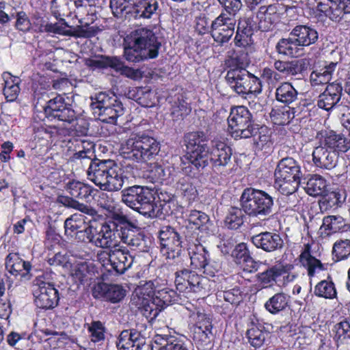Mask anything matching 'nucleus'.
<instances>
[{"mask_svg":"<svg viewBox=\"0 0 350 350\" xmlns=\"http://www.w3.org/2000/svg\"><path fill=\"white\" fill-rule=\"evenodd\" d=\"M347 193L343 188H337L335 190L327 193L321 201V206L325 208H332L335 206H340L345 202Z\"/></svg>","mask_w":350,"mask_h":350,"instance_id":"50","label":"nucleus"},{"mask_svg":"<svg viewBox=\"0 0 350 350\" xmlns=\"http://www.w3.org/2000/svg\"><path fill=\"white\" fill-rule=\"evenodd\" d=\"M76 237L79 241L92 243L94 245L96 234V221L89 220Z\"/></svg>","mask_w":350,"mask_h":350,"instance_id":"53","label":"nucleus"},{"mask_svg":"<svg viewBox=\"0 0 350 350\" xmlns=\"http://www.w3.org/2000/svg\"><path fill=\"white\" fill-rule=\"evenodd\" d=\"M155 284L157 286L156 289H153L152 295L155 298V301L159 304L162 309H164L167 306L172 304L176 301V293L174 291L168 288H161L159 285L157 280H154Z\"/></svg>","mask_w":350,"mask_h":350,"instance_id":"42","label":"nucleus"},{"mask_svg":"<svg viewBox=\"0 0 350 350\" xmlns=\"http://www.w3.org/2000/svg\"><path fill=\"white\" fill-rule=\"evenodd\" d=\"M146 344V338L140 332L125 329L121 332L117 347L119 350H140Z\"/></svg>","mask_w":350,"mask_h":350,"instance_id":"22","label":"nucleus"},{"mask_svg":"<svg viewBox=\"0 0 350 350\" xmlns=\"http://www.w3.org/2000/svg\"><path fill=\"white\" fill-rule=\"evenodd\" d=\"M184 139L187 152L181 158L182 163L191 164L198 170L204 169L210 162L208 136L203 131H194L185 134Z\"/></svg>","mask_w":350,"mask_h":350,"instance_id":"6","label":"nucleus"},{"mask_svg":"<svg viewBox=\"0 0 350 350\" xmlns=\"http://www.w3.org/2000/svg\"><path fill=\"white\" fill-rule=\"evenodd\" d=\"M338 156L336 151L329 150L321 143L313 150L312 161L318 167L332 170L337 165Z\"/></svg>","mask_w":350,"mask_h":350,"instance_id":"21","label":"nucleus"},{"mask_svg":"<svg viewBox=\"0 0 350 350\" xmlns=\"http://www.w3.org/2000/svg\"><path fill=\"white\" fill-rule=\"evenodd\" d=\"M254 245L265 252H273L281 250L284 247V241L278 232L265 231L251 237Z\"/></svg>","mask_w":350,"mask_h":350,"instance_id":"18","label":"nucleus"},{"mask_svg":"<svg viewBox=\"0 0 350 350\" xmlns=\"http://www.w3.org/2000/svg\"><path fill=\"white\" fill-rule=\"evenodd\" d=\"M285 273L284 267L273 266L266 271L259 273L256 277L258 281L263 286L267 287L275 282L276 279Z\"/></svg>","mask_w":350,"mask_h":350,"instance_id":"49","label":"nucleus"},{"mask_svg":"<svg viewBox=\"0 0 350 350\" xmlns=\"http://www.w3.org/2000/svg\"><path fill=\"white\" fill-rule=\"evenodd\" d=\"M299 259L302 266L307 269L308 275L310 278L325 269L324 265L311 255L309 245H305L304 250L299 256Z\"/></svg>","mask_w":350,"mask_h":350,"instance_id":"36","label":"nucleus"},{"mask_svg":"<svg viewBox=\"0 0 350 350\" xmlns=\"http://www.w3.org/2000/svg\"><path fill=\"white\" fill-rule=\"evenodd\" d=\"M191 111L189 105L183 98L178 97L172 107L171 115L176 120L183 119Z\"/></svg>","mask_w":350,"mask_h":350,"instance_id":"57","label":"nucleus"},{"mask_svg":"<svg viewBox=\"0 0 350 350\" xmlns=\"http://www.w3.org/2000/svg\"><path fill=\"white\" fill-rule=\"evenodd\" d=\"M254 33V24L249 18H243L239 21L237 33L234 38L235 44L238 46H245L251 41Z\"/></svg>","mask_w":350,"mask_h":350,"instance_id":"35","label":"nucleus"},{"mask_svg":"<svg viewBox=\"0 0 350 350\" xmlns=\"http://www.w3.org/2000/svg\"><path fill=\"white\" fill-rule=\"evenodd\" d=\"M85 65L93 69L119 68L120 66L118 57L105 55L87 59H85Z\"/></svg>","mask_w":350,"mask_h":350,"instance_id":"48","label":"nucleus"},{"mask_svg":"<svg viewBox=\"0 0 350 350\" xmlns=\"http://www.w3.org/2000/svg\"><path fill=\"white\" fill-rule=\"evenodd\" d=\"M123 45L125 59L137 63L156 58L161 44L152 30L139 28L124 38Z\"/></svg>","mask_w":350,"mask_h":350,"instance_id":"2","label":"nucleus"},{"mask_svg":"<svg viewBox=\"0 0 350 350\" xmlns=\"http://www.w3.org/2000/svg\"><path fill=\"white\" fill-rule=\"evenodd\" d=\"M133 5L131 14L135 19H150L159 14L158 0H129Z\"/></svg>","mask_w":350,"mask_h":350,"instance_id":"20","label":"nucleus"},{"mask_svg":"<svg viewBox=\"0 0 350 350\" xmlns=\"http://www.w3.org/2000/svg\"><path fill=\"white\" fill-rule=\"evenodd\" d=\"M187 220L189 224L192 225L196 229L202 230L208 229V225L210 221L208 215L197 210L190 211Z\"/></svg>","mask_w":350,"mask_h":350,"instance_id":"54","label":"nucleus"},{"mask_svg":"<svg viewBox=\"0 0 350 350\" xmlns=\"http://www.w3.org/2000/svg\"><path fill=\"white\" fill-rule=\"evenodd\" d=\"M278 9L276 4L268 6L260 5L256 13L258 27L262 31L269 30L271 25L278 19Z\"/></svg>","mask_w":350,"mask_h":350,"instance_id":"31","label":"nucleus"},{"mask_svg":"<svg viewBox=\"0 0 350 350\" xmlns=\"http://www.w3.org/2000/svg\"><path fill=\"white\" fill-rule=\"evenodd\" d=\"M47 93H42L40 96L38 94L35 95L37 99L36 104H41L44 101L46 105H43L44 111L47 118L55 119L59 121L72 123L76 120V113L72 108L70 100L64 94H58L53 98L49 99Z\"/></svg>","mask_w":350,"mask_h":350,"instance_id":"8","label":"nucleus"},{"mask_svg":"<svg viewBox=\"0 0 350 350\" xmlns=\"http://www.w3.org/2000/svg\"><path fill=\"white\" fill-rule=\"evenodd\" d=\"M198 320L193 327V338L201 345H206L211 341L212 336V323L211 319L203 313L197 314Z\"/></svg>","mask_w":350,"mask_h":350,"instance_id":"24","label":"nucleus"},{"mask_svg":"<svg viewBox=\"0 0 350 350\" xmlns=\"http://www.w3.org/2000/svg\"><path fill=\"white\" fill-rule=\"evenodd\" d=\"M314 294L326 299H332L336 295V291L332 282L323 280L316 285Z\"/></svg>","mask_w":350,"mask_h":350,"instance_id":"59","label":"nucleus"},{"mask_svg":"<svg viewBox=\"0 0 350 350\" xmlns=\"http://www.w3.org/2000/svg\"><path fill=\"white\" fill-rule=\"evenodd\" d=\"M2 77L4 81L3 94L8 101L12 102L17 98L20 92V79L8 72H4Z\"/></svg>","mask_w":350,"mask_h":350,"instance_id":"40","label":"nucleus"},{"mask_svg":"<svg viewBox=\"0 0 350 350\" xmlns=\"http://www.w3.org/2000/svg\"><path fill=\"white\" fill-rule=\"evenodd\" d=\"M129 96L143 107L154 105V94L148 87H137L129 92Z\"/></svg>","mask_w":350,"mask_h":350,"instance_id":"43","label":"nucleus"},{"mask_svg":"<svg viewBox=\"0 0 350 350\" xmlns=\"http://www.w3.org/2000/svg\"><path fill=\"white\" fill-rule=\"evenodd\" d=\"M194 271L187 269L176 271L175 273V284L180 291H187L190 284L191 273Z\"/></svg>","mask_w":350,"mask_h":350,"instance_id":"61","label":"nucleus"},{"mask_svg":"<svg viewBox=\"0 0 350 350\" xmlns=\"http://www.w3.org/2000/svg\"><path fill=\"white\" fill-rule=\"evenodd\" d=\"M113 106H109L100 114L96 116L100 120L106 123L114 124L117 118L124 113V108L121 101L118 100Z\"/></svg>","mask_w":350,"mask_h":350,"instance_id":"44","label":"nucleus"},{"mask_svg":"<svg viewBox=\"0 0 350 350\" xmlns=\"http://www.w3.org/2000/svg\"><path fill=\"white\" fill-rule=\"evenodd\" d=\"M332 252L339 260L347 258L350 255V240L345 239L336 241L334 244Z\"/></svg>","mask_w":350,"mask_h":350,"instance_id":"64","label":"nucleus"},{"mask_svg":"<svg viewBox=\"0 0 350 350\" xmlns=\"http://www.w3.org/2000/svg\"><path fill=\"white\" fill-rule=\"evenodd\" d=\"M65 190L70 195L60 196L58 202L64 206L72 208L90 216L96 215V211L92 207L81 203L74 198L87 200L92 196L96 191L92 186L76 180H69L65 185Z\"/></svg>","mask_w":350,"mask_h":350,"instance_id":"9","label":"nucleus"},{"mask_svg":"<svg viewBox=\"0 0 350 350\" xmlns=\"http://www.w3.org/2000/svg\"><path fill=\"white\" fill-rule=\"evenodd\" d=\"M337 65V62H332L319 70L312 71L310 76L311 85L316 87L320 85L329 84Z\"/></svg>","mask_w":350,"mask_h":350,"instance_id":"37","label":"nucleus"},{"mask_svg":"<svg viewBox=\"0 0 350 350\" xmlns=\"http://www.w3.org/2000/svg\"><path fill=\"white\" fill-rule=\"evenodd\" d=\"M109 261L113 269L119 274L124 273L131 267L134 258L128 251L114 247L108 254Z\"/></svg>","mask_w":350,"mask_h":350,"instance_id":"25","label":"nucleus"},{"mask_svg":"<svg viewBox=\"0 0 350 350\" xmlns=\"http://www.w3.org/2000/svg\"><path fill=\"white\" fill-rule=\"evenodd\" d=\"M288 301V295L284 293H278L265 302V308L271 314H276L286 308Z\"/></svg>","mask_w":350,"mask_h":350,"instance_id":"41","label":"nucleus"},{"mask_svg":"<svg viewBox=\"0 0 350 350\" xmlns=\"http://www.w3.org/2000/svg\"><path fill=\"white\" fill-rule=\"evenodd\" d=\"M92 103L90 107L93 111L94 115L96 116L100 114L101 111L109 106H113L118 100L115 95H110L106 92H98L91 96Z\"/></svg>","mask_w":350,"mask_h":350,"instance_id":"38","label":"nucleus"},{"mask_svg":"<svg viewBox=\"0 0 350 350\" xmlns=\"http://www.w3.org/2000/svg\"><path fill=\"white\" fill-rule=\"evenodd\" d=\"M157 286L154 282L149 280L144 284L139 286L132 295L131 304L137 308L149 321L154 320L163 310L159 304L155 301L152 295L153 289Z\"/></svg>","mask_w":350,"mask_h":350,"instance_id":"11","label":"nucleus"},{"mask_svg":"<svg viewBox=\"0 0 350 350\" xmlns=\"http://www.w3.org/2000/svg\"><path fill=\"white\" fill-rule=\"evenodd\" d=\"M33 295L35 304L40 308L51 309L58 304V291L50 283L37 280L34 284Z\"/></svg>","mask_w":350,"mask_h":350,"instance_id":"16","label":"nucleus"},{"mask_svg":"<svg viewBox=\"0 0 350 350\" xmlns=\"http://www.w3.org/2000/svg\"><path fill=\"white\" fill-rule=\"evenodd\" d=\"M276 51L279 54L291 57H299L305 53L304 47L294 36L280 39L276 44Z\"/></svg>","mask_w":350,"mask_h":350,"instance_id":"29","label":"nucleus"},{"mask_svg":"<svg viewBox=\"0 0 350 350\" xmlns=\"http://www.w3.org/2000/svg\"><path fill=\"white\" fill-rule=\"evenodd\" d=\"M155 192L148 187L134 185L121 191L122 202L141 215L155 218L168 213L169 202H155Z\"/></svg>","mask_w":350,"mask_h":350,"instance_id":"1","label":"nucleus"},{"mask_svg":"<svg viewBox=\"0 0 350 350\" xmlns=\"http://www.w3.org/2000/svg\"><path fill=\"white\" fill-rule=\"evenodd\" d=\"M341 83L333 82L327 85L325 90L319 94L317 99V106L325 111H331L336 107L342 95Z\"/></svg>","mask_w":350,"mask_h":350,"instance_id":"19","label":"nucleus"},{"mask_svg":"<svg viewBox=\"0 0 350 350\" xmlns=\"http://www.w3.org/2000/svg\"><path fill=\"white\" fill-rule=\"evenodd\" d=\"M93 294L96 298H103L111 303H118L124 297L126 291L119 284L100 283L94 287Z\"/></svg>","mask_w":350,"mask_h":350,"instance_id":"23","label":"nucleus"},{"mask_svg":"<svg viewBox=\"0 0 350 350\" xmlns=\"http://www.w3.org/2000/svg\"><path fill=\"white\" fill-rule=\"evenodd\" d=\"M348 228L349 226L342 217L329 215L323 218L319 233L323 239H327L332 234L347 231Z\"/></svg>","mask_w":350,"mask_h":350,"instance_id":"27","label":"nucleus"},{"mask_svg":"<svg viewBox=\"0 0 350 350\" xmlns=\"http://www.w3.org/2000/svg\"><path fill=\"white\" fill-rule=\"evenodd\" d=\"M313 0H308L312 4ZM314 6L332 21H339L345 14L350 13V0H314Z\"/></svg>","mask_w":350,"mask_h":350,"instance_id":"17","label":"nucleus"},{"mask_svg":"<svg viewBox=\"0 0 350 350\" xmlns=\"http://www.w3.org/2000/svg\"><path fill=\"white\" fill-rule=\"evenodd\" d=\"M159 150V144L154 138L144 134H133L122 143L120 154L129 160L145 162L153 159Z\"/></svg>","mask_w":350,"mask_h":350,"instance_id":"4","label":"nucleus"},{"mask_svg":"<svg viewBox=\"0 0 350 350\" xmlns=\"http://www.w3.org/2000/svg\"><path fill=\"white\" fill-rule=\"evenodd\" d=\"M189 285L188 292L193 293H206V286L208 284V280L206 278L197 274L196 272L191 273Z\"/></svg>","mask_w":350,"mask_h":350,"instance_id":"60","label":"nucleus"},{"mask_svg":"<svg viewBox=\"0 0 350 350\" xmlns=\"http://www.w3.org/2000/svg\"><path fill=\"white\" fill-rule=\"evenodd\" d=\"M243 208L231 207L229 208L226 216L224 223L229 229L237 230L240 228L244 222L245 215Z\"/></svg>","mask_w":350,"mask_h":350,"instance_id":"51","label":"nucleus"},{"mask_svg":"<svg viewBox=\"0 0 350 350\" xmlns=\"http://www.w3.org/2000/svg\"><path fill=\"white\" fill-rule=\"evenodd\" d=\"M326 187L325 180L322 176L316 174L308 180L305 189L310 196H317L324 193Z\"/></svg>","mask_w":350,"mask_h":350,"instance_id":"52","label":"nucleus"},{"mask_svg":"<svg viewBox=\"0 0 350 350\" xmlns=\"http://www.w3.org/2000/svg\"><path fill=\"white\" fill-rule=\"evenodd\" d=\"M83 150L75 152L71 157V160L77 164H81L83 166H88L87 176L89 179V173L92 165L94 163L102 162V160L93 159L95 157L94 152V144L92 142H86L83 141Z\"/></svg>","mask_w":350,"mask_h":350,"instance_id":"34","label":"nucleus"},{"mask_svg":"<svg viewBox=\"0 0 350 350\" xmlns=\"http://www.w3.org/2000/svg\"><path fill=\"white\" fill-rule=\"evenodd\" d=\"M298 93L289 82L281 83L275 91L277 100L284 104H291L297 99Z\"/></svg>","mask_w":350,"mask_h":350,"instance_id":"46","label":"nucleus"},{"mask_svg":"<svg viewBox=\"0 0 350 350\" xmlns=\"http://www.w3.org/2000/svg\"><path fill=\"white\" fill-rule=\"evenodd\" d=\"M161 252L168 259L178 258L182 247L179 233L170 226H163L159 232Z\"/></svg>","mask_w":350,"mask_h":350,"instance_id":"14","label":"nucleus"},{"mask_svg":"<svg viewBox=\"0 0 350 350\" xmlns=\"http://www.w3.org/2000/svg\"><path fill=\"white\" fill-rule=\"evenodd\" d=\"M88 325V330L92 342H99L105 340V328L100 321H94Z\"/></svg>","mask_w":350,"mask_h":350,"instance_id":"63","label":"nucleus"},{"mask_svg":"<svg viewBox=\"0 0 350 350\" xmlns=\"http://www.w3.org/2000/svg\"><path fill=\"white\" fill-rule=\"evenodd\" d=\"M321 143L336 153L345 152L350 148V140L342 134L336 133L334 131L326 132Z\"/></svg>","mask_w":350,"mask_h":350,"instance_id":"30","label":"nucleus"},{"mask_svg":"<svg viewBox=\"0 0 350 350\" xmlns=\"http://www.w3.org/2000/svg\"><path fill=\"white\" fill-rule=\"evenodd\" d=\"M234 33L233 30L221 28L219 25H211V36L213 40L220 45L228 42Z\"/></svg>","mask_w":350,"mask_h":350,"instance_id":"62","label":"nucleus"},{"mask_svg":"<svg viewBox=\"0 0 350 350\" xmlns=\"http://www.w3.org/2000/svg\"><path fill=\"white\" fill-rule=\"evenodd\" d=\"M121 224L115 222H96V234L94 245L101 248L116 247L120 239Z\"/></svg>","mask_w":350,"mask_h":350,"instance_id":"15","label":"nucleus"},{"mask_svg":"<svg viewBox=\"0 0 350 350\" xmlns=\"http://www.w3.org/2000/svg\"><path fill=\"white\" fill-rule=\"evenodd\" d=\"M257 129L255 128V133L252 137H254V144L258 149L262 150L264 148H270L272 144L271 142V135L267 127H261L256 131Z\"/></svg>","mask_w":350,"mask_h":350,"instance_id":"55","label":"nucleus"},{"mask_svg":"<svg viewBox=\"0 0 350 350\" xmlns=\"http://www.w3.org/2000/svg\"><path fill=\"white\" fill-rule=\"evenodd\" d=\"M246 335L251 345L258 348L265 342L267 333L253 325L247 329Z\"/></svg>","mask_w":350,"mask_h":350,"instance_id":"58","label":"nucleus"},{"mask_svg":"<svg viewBox=\"0 0 350 350\" xmlns=\"http://www.w3.org/2000/svg\"><path fill=\"white\" fill-rule=\"evenodd\" d=\"M85 217L82 215L75 214L67 218L64 221L65 234L67 237H77L78 232L85 227Z\"/></svg>","mask_w":350,"mask_h":350,"instance_id":"47","label":"nucleus"},{"mask_svg":"<svg viewBox=\"0 0 350 350\" xmlns=\"http://www.w3.org/2000/svg\"><path fill=\"white\" fill-rule=\"evenodd\" d=\"M294 110V108L287 106L273 108L270 112L271 121L277 125L287 124L295 117Z\"/></svg>","mask_w":350,"mask_h":350,"instance_id":"45","label":"nucleus"},{"mask_svg":"<svg viewBox=\"0 0 350 350\" xmlns=\"http://www.w3.org/2000/svg\"><path fill=\"white\" fill-rule=\"evenodd\" d=\"M191 265L196 269H202L208 260V252L200 243L192 244L188 248Z\"/></svg>","mask_w":350,"mask_h":350,"instance_id":"39","label":"nucleus"},{"mask_svg":"<svg viewBox=\"0 0 350 350\" xmlns=\"http://www.w3.org/2000/svg\"><path fill=\"white\" fill-rule=\"evenodd\" d=\"M275 187L284 196L281 200L289 197L295 198V191L297 190L302 176L301 165L298 161L292 157L282 159L278 163L274 173Z\"/></svg>","mask_w":350,"mask_h":350,"instance_id":"3","label":"nucleus"},{"mask_svg":"<svg viewBox=\"0 0 350 350\" xmlns=\"http://www.w3.org/2000/svg\"><path fill=\"white\" fill-rule=\"evenodd\" d=\"M332 332L334 334V338L338 343L350 340V324L347 321L336 323L334 326Z\"/></svg>","mask_w":350,"mask_h":350,"instance_id":"56","label":"nucleus"},{"mask_svg":"<svg viewBox=\"0 0 350 350\" xmlns=\"http://www.w3.org/2000/svg\"><path fill=\"white\" fill-rule=\"evenodd\" d=\"M5 268L12 275L25 277L29 273L31 265L23 260L18 254L10 253L5 259Z\"/></svg>","mask_w":350,"mask_h":350,"instance_id":"32","label":"nucleus"},{"mask_svg":"<svg viewBox=\"0 0 350 350\" xmlns=\"http://www.w3.org/2000/svg\"><path fill=\"white\" fill-rule=\"evenodd\" d=\"M290 36H294L304 47L314 44L319 38L315 29L304 25L295 26L290 32Z\"/></svg>","mask_w":350,"mask_h":350,"instance_id":"33","label":"nucleus"},{"mask_svg":"<svg viewBox=\"0 0 350 350\" xmlns=\"http://www.w3.org/2000/svg\"><path fill=\"white\" fill-rule=\"evenodd\" d=\"M228 123L231 136L235 139L251 137L255 133L252 115L244 106H237L231 109Z\"/></svg>","mask_w":350,"mask_h":350,"instance_id":"12","label":"nucleus"},{"mask_svg":"<svg viewBox=\"0 0 350 350\" xmlns=\"http://www.w3.org/2000/svg\"><path fill=\"white\" fill-rule=\"evenodd\" d=\"M115 218L121 224L120 242L125 243L131 250L148 252L151 245L150 237L133 224L125 215H118Z\"/></svg>","mask_w":350,"mask_h":350,"instance_id":"13","label":"nucleus"},{"mask_svg":"<svg viewBox=\"0 0 350 350\" xmlns=\"http://www.w3.org/2000/svg\"><path fill=\"white\" fill-rule=\"evenodd\" d=\"M225 79L230 88L238 94H256L262 91L260 79L241 66L231 68Z\"/></svg>","mask_w":350,"mask_h":350,"instance_id":"10","label":"nucleus"},{"mask_svg":"<svg viewBox=\"0 0 350 350\" xmlns=\"http://www.w3.org/2000/svg\"><path fill=\"white\" fill-rule=\"evenodd\" d=\"M89 180L103 191H116L124 185L122 169L112 160H102L90 167Z\"/></svg>","mask_w":350,"mask_h":350,"instance_id":"5","label":"nucleus"},{"mask_svg":"<svg viewBox=\"0 0 350 350\" xmlns=\"http://www.w3.org/2000/svg\"><path fill=\"white\" fill-rule=\"evenodd\" d=\"M240 201L243 211L250 216L264 218L273 212V199L264 191L247 188Z\"/></svg>","mask_w":350,"mask_h":350,"instance_id":"7","label":"nucleus"},{"mask_svg":"<svg viewBox=\"0 0 350 350\" xmlns=\"http://www.w3.org/2000/svg\"><path fill=\"white\" fill-rule=\"evenodd\" d=\"M232 256L237 264L243 266V270L250 273L258 270V264L251 257L246 243H241L237 245Z\"/></svg>","mask_w":350,"mask_h":350,"instance_id":"28","label":"nucleus"},{"mask_svg":"<svg viewBox=\"0 0 350 350\" xmlns=\"http://www.w3.org/2000/svg\"><path fill=\"white\" fill-rule=\"evenodd\" d=\"M232 149L226 143L220 141L213 142L210 148V161L215 167H224L230 163Z\"/></svg>","mask_w":350,"mask_h":350,"instance_id":"26","label":"nucleus"}]
</instances>
